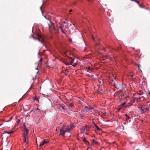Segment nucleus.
<instances>
[{"mask_svg": "<svg viewBox=\"0 0 150 150\" xmlns=\"http://www.w3.org/2000/svg\"><path fill=\"white\" fill-rule=\"evenodd\" d=\"M112 82L111 83L110 82H109L110 85H112L113 86H114L115 88H118L120 90H122L123 88L122 85L119 84L117 83H115V81H116L115 78L113 79L112 80Z\"/></svg>", "mask_w": 150, "mask_h": 150, "instance_id": "obj_1", "label": "nucleus"}, {"mask_svg": "<svg viewBox=\"0 0 150 150\" xmlns=\"http://www.w3.org/2000/svg\"><path fill=\"white\" fill-rule=\"evenodd\" d=\"M33 38L36 40H38L39 41H40V42L44 45V40L42 36L40 34H39L38 33H37L36 34L35 37L33 36Z\"/></svg>", "mask_w": 150, "mask_h": 150, "instance_id": "obj_2", "label": "nucleus"}, {"mask_svg": "<svg viewBox=\"0 0 150 150\" xmlns=\"http://www.w3.org/2000/svg\"><path fill=\"white\" fill-rule=\"evenodd\" d=\"M48 25L49 26V30L50 33L53 32V31L55 30V29L54 27V23H52L50 21H49V23H48Z\"/></svg>", "mask_w": 150, "mask_h": 150, "instance_id": "obj_3", "label": "nucleus"}, {"mask_svg": "<svg viewBox=\"0 0 150 150\" xmlns=\"http://www.w3.org/2000/svg\"><path fill=\"white\" fill-rule=\"evenodd\" d=\"M45 105L47 108H50L52 106V102L49 99H48L46 100L45 103Z\"/></svg>", "mask_w": 150, "mask_h": 150, "instance_id": "obj_4", "label": "nucleus"}, {"mask_svg": "<svg viewBox=\"0 0 150 150\" xmlns=\"http://www.w3.org/2000/svg\"><path fill=\"white\" fill-rule=\"evenodd\" d=\"M60 52L63 55H67L69 52V50L65 48H63Z\"/></svg>", "mask_w": 150, "mask_h": 150, "instance_id": "obj_5", "label": "nucleus"}, {"mask_svg": "<svg viewBox=\"0 0 150 150\" xmlns=\"http://www.w3.org/2000/svg\"><path fill=\"white\" fill-rule=\"evenodd\" d=\"M139 109L141 110L142 111V113H143L146 112L147 110H149L148 108H145L142 105H140L139 106Z\"/></svg>", "mask_w": 150, "mask_h": 150, "instance_id": "obj_6", "label": "nucleus"}, {"mask_svg": "<svg viewBox=\"0 0 150 150\" xmlns=\"http://www.w3.org/2000/svg\"><path fill=\"white\" fill-rule=\"evenodd\" d=\"M92 109V108H91V107L89 106H86L84 107L83 109V111L88 112Z\"/></svg>", "mask_w": 150, "mask_h": 150, "instance_id": "obj_7", "label": "nucleus"}, {"mask_svg": "<svg viewBox=\"0 0 150 150\" xmlns=\"http://www.w3.org/2000/svg\"><path fill=\"white\" fill-rule=\"evenodd\" d=\"M23 138L24 142H28V135H27L26 133V134H23Z\"/></svg>", "mask_w": 150, "mask_h": 150, "instance_id": "obj_8", "label": "nucleus"}, {"mask_svg": "<svg viewBox=\"0 0 150 150\" xmlns=\"http://www.w3.org/2000/svg\"><path fill=\"white\" fill-rule=\"evenodd\" d=\"M49 142V141H47V140H45V139H44L43 141L40 143L39 146L40 147H41L42 146H43V145H45V144Z\"/></svg>", "mask_w": 150, "mask_h": 150, "instance_id": "obj_9", "label": "nucleus"}, {"mask_svg": "<svg viewBox=\"0 0 150 150\" xmlns=\"http://www.w3.org/2000/svg\"><path fill=\"white\" fill-rule=\"evenodd\" d=\"M89 127L87 126H86L85 127H83L82 128V129L83 130V131H88L89 130Z\"/></svg>", "mask_w": 150, "mask_h": 150, "instance_id": "obj_10", "label": "nucleus"}, {"mask_svg": "<svg viewBox=\"0 0 150 150\" xmlns=\"http://www.w3.org/2000/svg\"><path fill=\"white\" fill-rule=\"evenodd\" d=\"M62 62L63 63H64L67 65H71V63H70L69 62H67V60H63L62 61Z\"/></svg>", "mask_w": 150, "mask_h": 150, "instance_id": "obj_11", "label": "nucleus"}, {"mask_svg": "<svg viewBox=\"0 0 150 150\" xmlns=\"http://www.w3.org/2000/svg\"><path fill=\"white\" fill-rule=\"evenodd\" d=\"M97 92L99 94H102L104 92V91L103 90L99 88L97 90Z\"/></svg>", "mask_w": 150, "mask_h": 150, "instance_id": "obj_12", "label": "nucleus"}, {"mask_svg": "<svg viewBox=\"0 0 150 150\" xmlns=\"http://www.w3.org/2000/svg\"><path fill=\"white\" fill-rule=\"evenodd\" d=\"M65 132H66L63 129L62 130H60V133L61 135H64Z\"/></svg>", "mask_w": 150, "mask_h": 150, "instance_id": "obj_13", "label": "nucleus"}, {"mask_svg": "<svg viewBox=\"0 0 150 150\" xmlns=\"http://www.w3.org/2000/svg\"><path fill=\"white\" fill-rule=\"evenodd\" d=\"M116 94L117 95H122V90H119V91L116 93Z\"/></svg>", "mask_w": 150, "mask_h": 150, "instance_id": "obj_14", "label": "nucleus"}, {"mask_svg": "<svg viewBox=\"0 0 150 150\" xmlns=\"http://www.w3.org/2000/svg\"><path fill=\"white\" fill-rule=\"evenodd\" d=\"M24 128L25 129V132H24L23 134H26L27 133V135H28V133L29 132V129L26 127H25V126H24Z\"/></svg>", "mask_w": 150, "mask_h": 150, "instance_id": "obj_15", "label": "nucleus"}, {"mask_svg": "<svg viewBox=\"0 0 150 150\" xmlns=\"http://www.w3.org/2000/svg\"><path fill=\"white\" fill-rule=\"evenodd\" d=\"M98 143V142L95 139L93 140V142L92 144L94 145L95 144H97Z\"/></svg>", "mask_w": 150, "mask_h": 150, "instance_id": "obj_16", "label": "nucleus"}, {"mask_svg": "<svg viewBox=\"0 0 150 150\" xmlns=\"http://www.w3.org/2000/svg\"><path fill=\"white\" fill-rule=\"evenodd\" d=\"M24 143H25V144H24V146H25L24 148L25 149V148H26L28 146V142L27 143V142H24L23 143V145H24ZM23 147H24L23 145Z\"/></svg>", "mask_w": 150, "mask_h": 150, "instance_id": "obj_17", "label": "nucleus"}, {"mask_svg": "<svg viewBox=\"0 0 150 150\" xmlns=\"http://www.w3.org/2000/svg\"><path fill=\"white\" fill-rule=\"evenodd\" d=\"M82 139L83 142H86V144H89V142L88 141L86 140V138L85 137H83Z\"/></svg>", "mask_w": 150, "mask_h": 150, "instance_id": "obj_18", "label": "nucleus"}, {"mask_svg": "<svg viewBox=\"0 0 150 150\" xmlns=\"http://www.w3.org/2000/svg\"><path fill=\"white\" fill-rule=\"evenodd\" d=\"M70 128L69 127H66L65 131L66 132H70Z\"/></svg>", "mask_w": 150, "mask_h": 150, "instance_id": "obj_19", "label": "nucleus"}, {"mask_svg": "<svg viewBox=\"0 0 150 150\" xmlns=\"http://www.w3.org/2000/svg\"><path fill=\"white\" fill-rule=\"evenodd\" d=\"M14 131H5L4 132L5 133H6L8 134H10L11 133H13V132Z\"/></svg>", "mask_w": 150, "mask_h": 150, "instance_id": "obj_20", "label": "nucleus"}, {"mask_svg": "<svg viewBox=\"0 0 150 150\" xmlns=\"http://www.w3.org/2000/svg\"><path fill=\"white\" fill-rule=\"evenodd\" d=\"M59 28H60L61 29V31L63 33V34H66V33H65V32L63 30V29H62V27H61V26H59Z\"/></svg>", "mask_w": 150, "mask_h": 150, "instance_id": "obj_21", "label": "nucleus"}, {"mask_svg": "<svg viewBox=\"0 0 150 150\" xmlns=\"http://www.w3.org/2000/svg\"><path fill=\"white\" fill-rule=\"evenodd\" d=\"M69 60H70V62H69L71 64L74 61L73 59H72L71 58H69Z\"/></svg>", "mask_w": 150, "mask_h": 150, "instance_id": "obj_22", "label": "nucleus"}, {"mask_svg": "<svg viewBox=\"0 0 150 150\" xmlns=\"http://www.w3.org/2000/svg\"><path fill=\"white\" fill-rule=\"evenodd\" d=\"M125 116L126 117V120H128L130 118V117L127 114H125Z\"/></svg>", "mask_w": 150, "mask_h": 150, "instance_id": "obj_23", "label": "nucleus"}, {"mask_svg": "<svg viewBox=\"0 0 150 150\" xmlns=\"http://www.w3.org/2000/svg\"><path fill=\"white\" fill-rule=\"evenodd\" d=\"M136 98L138 100H139L141 98H143V100H144V98L143 97H138L137 98Z\"/></svg>", "mask_w": 150, "mask_h": 150, "instance_id": "obj_24", "label": "nucleus"}, {"mask_svg": "<svg viewBox=\"0 0 150 150\" xmlns=\"http://www.w3.org/2000/svg\"><path fill=\"white\" fill-rule=\"evenodd\" d=\"M35 100L37 101H39V98L37 96H35L34 98Z\"/></svg>", "mask_w": 150, "mask_h": 150, "instance_id": "obj_25", "label": "nucleus"}, {"mask_svg": "<svg viewBox=\"0 0 150 150\" xmlns=\"http://www.w3.org/2000/svg\"><path fill=\"white\" fill-rule=\"evenodd\" d=\"M95 125L96 127L97 128V129L98 130H101V129H100V128H99L98 127L97 125Z\"/></svg>", "mask_w": 150, "mask_h": 150, "instance_id": "obj_26", "label": "nucleus"}, {"mask_svg": "<svg viewBox=\"0 0 150 150\" xmlns=\"http://www.w3.org/2000/svg\"><path fill=\"white\" fill-rule=\"evenodd\" d=\"M88 69L89 71H92L93 70L90 67H88Z\"/></svg>", "mask_w": 150, "mask_h": 150, "instance_id": "obj_27", "label": "nucleus"}, {"mask_svg": "<svg viewBox=\"0 0 150 150\" xmlns=\"http://www.w3.org/2000/svg\"><path fill=\"white\" fill-rule=\"evenodd\" d=\"M69 105L70 106H71V107H72V106H73V104L71 103L69 104Z\"/></svg>", "mask_w": 150, "mask_h": 150, "instance_id": "obj_28", "label": "nucleus"}, {"mask_svg": "<svg viewBox=\"0 0 150 150\" xmlns=\"http://www.w3.org/2000/svg\"><path fill=\"white\" fill-rule=\"evenodd\" d=\"M70 58V57H68V58L67 60V62H70V60H69V58Z\"/></svg>", "mask_w": 150, "mask_h": 150, "instance_id": "obj_29", "label": "nucleus"}, {"mask_svg": "<svg viewBox=\"0 0 150 150\" xmlns=\"http://www.w3.org/2000/svg\"><path fill=\"white\" fill-rule=\"evenodd\" d=\"M42 61V59L41 58L40 59L39 61L40 62H41Z\"/></svg>", "mask_w": 150, "mask_h": 150, "instance_id": "obj_30", "label": "nucleus"}, {"mask_svg": "<svg viewBox=\"0 0 150 150\" xmlns=\"http://www.w3.org/2000/svg\"><path fill=\"white\" fill-rule=\"evenodd\" d=\"M125 104V103H124L122 104V106H124Z\"/></svg>", "mask_w": 150, "mask_h": 150, "instance_id": "obj_31", "label": "nucleus"}, {"mask_svg": "<svg viewBox=\"0 0 150 150\" xmlns=\"http://www.w3.org/2000/svg\"><path fill=\"white\" fill-rule=\"evenodd\" d=\"M135 2H136V3H137L138 4H139V2L136 0H134V1Z\"/></svg>", "mask_w": 150, "mask_h": 150, "instance_id": "obj_32", "label": "nucleus"}, {"mask_svg": "<svg viewBox=\"0 0 150 150\" xmlns=\"http://www.w3.org/2000/svg\"><path fill=\"white\" fill-rule=\"evenodd\" d=\"M130 76H131V77H133V74H130Z\"/></svg>", "mask_w": 150, "mask_h": 150, "instance_id": "obj_33", "label": "nucleus"}, {"mask_svg": "<svg viewBox=\"0 0 150 150\" xmlns=\"http://www.w3.org/2000/svg\"><path fill=\"white\" fill-rule=\"evenodd\" d=\"M72 66L74 67H75L76 66V64H75L72 65Z\"/></svg>", "mask_w": 150, "mask_h": 150, "instance_id": "obj_34", "label": "nucleus"}, {"mask_svg": "<svg viewBox=\"0 0 150 150\" xmlns=\"http://www.w3.org/2000/svg\"><path fill=\"white\" fill-rule=\"evenodd\" d=\"M20 119H19L18 120L17 122V123H19L20 122Z\"/></svg>", "mask_w": 150, "mask_h": 150, "instance_id": "obj_35", "label": "nucleus"}, {"mask_svg": "<svg viewBox=\"0 0 150 150\" xmlns=\"http://www.w3.org/2000/svg\"><path fill=\"white\" fill-rule=\"evenodd\" d=\"M92 38L93 41L95 40L94 38V37H93V36H92Z\"/></svg>", "mask_w": 150, "mask_h": 150, "instance_id": "obj_36", "label": "nucleus"}, {"mask_svg": "<svg viewBox=\"0 0 150 150\" xmlns=\"http://www.w3.org/2000/svg\"><path fill=\"white\" fill-rule=\"evenodd\" d=\"M72 11V10H70V11H69V12H71Z\"/></svg>", "mask_w": 150, "mask_h": 150, "instance_id": "obj_37", "label": "nucleus"}, {"mask_svg": "<svg viewBox=\"0 0 150 150\" xmlns=\"http://www.w3.org/2000/svg\"><path fill=\"white\" fill-rule=\"evenodd\" d=\"M121 100V99L120 98H119V100L120 101V100Z\"/></svg>", "mask_w": 150, "mask_h": 150, "instance_id": "obj_38", "label": "nucleus"}, {"mask_svg": "<svg viewBox=\"0 0 150 150\" xmlns=\"http://www.w3.org/2000/svg\"><path fill=\"white\" fill-rule=\"evenodd\" d=\"M63 127H65V126H64V125H63Z\"/></svg>", "mask_w": 150, "mask_h": 150, "instance_id": "obj_39", "label": "nucleus"}, {"mask_svg": "<svg viewBox=\"0 0 150 150\" xmlns=\"http://www.w3.org/2000/svg\"><path fill=\"white\" fill-rule=\"evenodd\" d=\"M64 23H66L65 22H64Z\"/></svg>", "mask_w": 150, "mask_h": 150, "instance_id": "obj_40", "label": "nucleus"}, {"mask_svg": "<svg viewBox=\"0 0 150 150\" xmlns=\"http://www.w3.org/2000/svg\"><path fill=\"white\" fill-rule=\"evenodd\" d=\"M66 28L67 29H68V27H66Z\"/></svg>", "mask_w": 150, "mask_h": 150, "instance_id": "obj_41", "label": "nucleus"}, {"mask_svg": "<svg viewBox=\"0 0 150 150\" xmlns=\"http://www.w3.org/2000/svg\"><path fill=\"white\" fill-rule=\"evenodd\" d=\"M42 8V6H41V7H40V8L41 9Z\"/></svg>", "mask_w": 150, "mask_h": 150, "instance_id": "obj_42", "label": "nucleus"}, {"mask_svg": "<svg viewBox=\"0 0 150 150\" xmlns=\"http://www.w3.org/2000/svg\"><path fill=\"white\" fill-rule=\"evenodd\" d=\"M45 17L47 19V18L45 16Z\"/></svg>", "mask_w": 150, "mask_h": 150, "instance_id": "obj_43", "label": "nucleus"}, {"mask_svg": "<svg viewBox=\"0 0 150 150\" xmlns=\"http://www.w3.org/2000/svg\"><path fill=\"white\" fill-rule=\"evenodd\" d=\"M37 110H39V109H38V108H37Z\"/></svg>", "mask_w": 150, "mask_h": 150, "instance_id": "obj_44", "label": "nucleus"}, {"mask_svg": "<svg viewBox=\"0 0 150 150\" xmlns=\"http://www.w3.org/2000/svg\"><path fill=\"white\" fill-rule=\"evenodd\" d=\"M71 98H72V96H71Z\"/></svg>", "mask_w": 150, "mask_h": 150, "instance_id": "obj_45", "label": "nucleus"}, {"mask_svg": "<svg viewBox=\"0 0 150 150\" xmlns=\"http://www.w3.org/2000/svg\"><path fill=\"white\" fill-rule=\"evenodd\" d=\"M138 67H139V66L138 65Z\"/></svg>", "mask_w": 150, "mask_h": 150, "instance_id": "obj_46", "label": "nucleus"}, {"mask_svg": "<svg viewBox=\"0 0 150 150\" xmlns=\"http://www.w3.org/2000/svg\"><path fill=\"white\" fill-rule=\"evenodd\" d=\"M67 23V24H68V23Z\"/></svg>", "mask_w": 150, "mask_h": 150, "instance_id": "obj_47", "label": "nucleus"}, {"mask_svg": "<svg viewBox=\"0 0 150 150\" xmlns=\"http://www.w3.org/2000/svg\"><path fill=\"white\" fill-rule=\"evenodd\" d=\"M88 149H87V150H88Z\"/></svg>", "mask_w": 150, "mask_h": 150, "instance_id": "obj_48", "label": "nucleus"}, {"mask_svg": "<svg viewBox=\"0 0 150 150\" xmlns=\"http://www.w3.org/2000/svg\"><path fill=\"white\" fill-rule=\"evenodd\" d=\"M1 125H0V126Z\"/></svg>", "mask_w": 150, "mask_h": 150, "instance_id": "obj_49", "label": "nucleus"}]
</instances>
